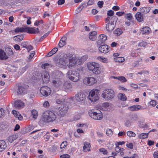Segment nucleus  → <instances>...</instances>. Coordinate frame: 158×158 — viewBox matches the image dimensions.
I'll list each match as a JSON object with an SVG mask.
<instances>
[{
	"mask_svg": "<svg viewBox=\"0 0 158 158\" xmlns=\"http://www.w3.org/2000/svg\"><path fill=\"white\" fill-rule=\"evenodd\" d=\"M114 34H116L117 35H119L123 32V31L120 28H118L115 30L114 31Z\"/></svg>",
	"mask_w": 158,
	"mask_h": 158,
	"instance_id": "38",
	"label": "nucleus"
},
{
	"mask_svg": "<svg viewBox=\"0 0 158 158\" xmlns=\"http://www.w3.org/2000/svg\"><path fill=\"white\" fill-rule=\"evenodd\" d=\"M99 151L101 152H102L104 154H106L107 153V152L106 150L103 148H102L99 149Z\"/></svg>",
	"mask_w": 158,
	"mask_h": 158,
	"instance_id": "55",
	"label": "nucleus"
},
{
	"mask_svg": "<svg viewBox=\"0 0 158 158\" xmlns=\"http://www.w3.org/2000/svg\"><path fill=\"white\" fill-rule=\"evenodd\" d=\"M141 106L139 105H133L129 107L130 110L132 111H137L140 109Z\"/></svg>",
	"mask_w": 158,
	"mask_h": 158,
	"instance_id": "26",
	"label": "nucleus"
},
{
	"mask_svg": "<svg viewBox=\"0 0 158 158\" xmlns=\"http://www.w3.org/2000/svg\"><path fill=\"white\" fill-rule=\"evenodd\" d=\"M6 147V145L5 142L3 140L0 141V152L3 151Z\"/></svg>",
	"mask_w": 158,
	"mask_h": 158,
	"instance_id": "23",
	"label": "nucleus"
},
{
	"mask_svg": "<svg viewBox=\"0 0 158 158\" xmlns=\"http://www.w3.org/2000/svg\"><path fill=\"white\" fill-rule=\"evenodd\" d=\"M65 2V0H59L57 2V4L59 5L63 4Z\"/></svg>",
	"mask_w": 158,
	"mask_h": 158,
	"instance_id": "64",
	"label": "nucleus"
},
{
	"mask_svg": "<svg viewBox=\"0 0 158 158\" xmlns=\"http://www.w3.org/2000/svg\"><path fill=\"white\" fill-rule=\"evenodd\" d=\"M97 32L93 31L91 32L89 35V39L92 41H94L96 38Z\"/></svg>",
	"mask_w": 158,
	"mask_h": 158,
	"instance_id": "21",
	"label": "nucleus"
},
{
	"mask_svg": "<svg viewBox=\"0 0 158 158\" xmlns=\"http://www.w3.org/2000/svg\"><path fill=\"white\" fill-rule=\"evenodd\" d=\"M85 58H87V56H85ZM84 57V56H83L82 57H81V59H79L77 57V60H76V63L78 65H81L82 63L84 61V60H83V58Z\"/></svg>",
	"mask_w": 158,
	"mask_h": 158,
	"instance_id": "36",
	"label": "nucleus"
},
{
	"mask_svg": "<svg viewBox=\"0 0 158 158\" xmlns=\"http://www.w3.org/2000/svg\"><path fill=\"white\" fill-rule=\"evenodd\" d=\"M43 105L45 107L48 108L49 106V104L48 101H45L44 102Z\"/></svg>",
	"mask_w": 158,
	"mask_h": 158,
	"instance_id": "62",
	"label": "nucleus"
},
{
	"mask_svg": "<svg viewBox=\"0 0 158 158\" xmlns=\"http://www.w3.org/2000/svg\"><path fill=\"white\" fill-rule=\"evenodd\" d=\"M67 145V142L64 141L60 145V148L61 149L64 148Z\"/></svg>",
	"mask_w": 158,
	"mask_h": 158,
	"instance_id": "50",
	"label": "nucleus"
},
{
	"mask_svg": "<svg viewBox=\"0 0 158 158\" xmlns=\"http://www.w3.org/2000/svg\"><path fill=\"white\" fill-rule=\"evenodd\" d=\"M150 10V8L149 7H142L140 8V12L143 15L146 14L148 13Z\"/></svg>",
	"mask_w": 158,
	"mask_h": 158,
	"instance_id": "20",
	"label": "nucleus"
},
{
	"mask_svg": "<svg viewBox=\"0 0 158 158\" xmlns=\"http://www.w3.org/2000/svg\"><path fill=\"white\" fill-rule=\"evenodd\" d=\"M98 59L102 61L104 63H106L107 61V59L106 58H103L101 56H99L98 57Z\"/></svg>",
	"mask_w": 158,
	"mask_h": 158,
	"instance_id": "49",
	"label": "nucleus"
},
{
	"mask_svg": "<svg viewBox=\"0 0 158 158\" xmlns=\"http://www.w3.org/2000/svg\"><path fill=\"white\" fill-rule=\"evenodd\" d=\"M118 80L123 82H125L127 81V80L125 77L123 76H121L118 78Z\"/></svg>",
	"mask_w": 158,
	"mask_h": 158,
	"instance_id": "57",
	"label": "nucleus"
},
{
	"mask_svg": "<svg viewBox=\"0 0 158 158\" xmlns=\"http://www.w3.org/2000/svg\"><path fill=\"white\" fill-rule=\"evenodd\" d=\"M23 35H19L15 36L13 38V39L15 41L19 42L23 40Z\"/></svg>",
	"mask_w": 158,
	"mask_h": 158,
	"instance_id": "29",
	"label": "nucleus"
},
{
	"mask_svg": "<svg viewBox=\"0 0 158 158\" xmlns=\"http://www.w3.org/2000/svg\"><path fill=\"white\" fill-rule=\"evenodd\" d=\"M28 68V67L27 66H25L24 67L21 68L19 70V72H20V73H22L25 72V71Z\"/></svg>",
	"mask_w": 158,
	"mask_h": 158,
	"instance_id": "47",
	"label": "nucleus"
},
{
	"mask_svg": "<svg viewBox=\"0 0 158 158\" xmlns=\"http://www.w3.org/2000/svg\"><path fill=\"white\" fill-rule=\"evenodd\" d=\"M124 149L122 148H119L118 146H116L115 148L116 151L117 152H119L120 151H122Z\"/></svg>",
	"mask_w": 158,
	"mask_h": 158,
	"instance_id": "51",
	"label": "nucleus"
},
{
	"mask_svg": "<svg viewBox=\"0 0 158 158\" xmlns=\"http://www.w3.org/2000/svg\"><path fill=\"white\" fill-rule=\"evenodd\" d=\"M14 105L16 108L20 109L24 107V103L20 100H17L15 102Z\"/></svg>",
	"mask_w": 158,
	"mask_h": 158,
	"instance_id": "16",
	"label": "nucleus"
},
{
	"mask_svg": "<svg viewBox=\"0 0 158 158\" xmlns=\"http://www.w3.org/2000/svg\"><path fill=\"white\" fill-rule=\"evenodd\" d=\"M42 79L44 83L48 82L50 77L49 75L48 72L46 71H43L41 73Z\"/></svg>",
	"mask_w": 158,
	"mask_h": 158,
	"instance_id": "11",
	"label": "nucleus"
},
{
	"mask_svg": "<svg viewBox=\"0 0 158 158\" xmlns=\"http://www.w3.org/2000/svg\"><path fill=\"white\" fill-rule=\"evenodd\" d=\"M12 113L16 117H18L19 114L18 112L14 110H13L12 111Z\"/></svg>",
	"mask_w": 158,
	"mask_h": 158,
	"instance_id": "58",
	"label": "nucleus"
},
{
	"mask_svg": "<svg viewBox=\"0 0 158 158\" xmlns=\"http://www.w3.org/2000/svg\"><path fill=\"white\" fill-rule=\"evenodd\" d=\"M25 32L33 34L35 33V29L32 27H25Z\"/></svg>",
	"mask_w": 158,
	"mask_h": 158,
	"instance_id": "31",
	"label": "nucleus"
},
{
	"mask_svg": "<svg viewBox=\"0 0 158 158\" xmlns=\"http://www.w3.org/2000/svg\"><path fill=\"white\" fill-rule=\"evenodd\" d=\"M89 70L95 74H98L102 73L103 71L101 69V68L99 67L98 63L95 62H92L87 65Z\"/></svg>",
	"mask_w": 158,
	"mask_h": 158,
	"instance_id": "3",
	"label": "nucleus"
},
{
	"mask_svg": "<svg viewBox=\"0 0 158 158\" xmlns=\"http://www.w3.org/2000/svg\"><path fill=\"white\" fill-rule=\"evenodd\" d=\"M114 12L111 10H109L107 12V15L109 16H112L114 15Z\"/></svg>",
	"mask_w": 158,
	"mask_h": 158,
	"instance_id": "53",
	"label": "nucleus"
},
{
	"mask_svg": "<svg viewBox=\"0 0 158 158\" xmlns=\"http://www.w3.org/2000/svg\"><path fill=\"white\" fill-rule=\"evenodd\" d=\"M132 123L130 119H128L126 121L125 123V125L127 127H130L131 126Z\"/></svg>",
	"mask_w": 158,
	"mask_h": 158,
	"instance_id": "40",
	"label": "nucleus"
},
{
	"mask_svg": "<svg viewBox=\"0 0 158 158\" xmlns=\"http://www.w3.org/2000/svg\"><path fill=\"white\" fill-rule=\"evenodd\" d=\"M67 75L69 79L74 82L77 81L80 77L79 73L73 70H69L67 73Z\"/></svg>",
	"mask_w": 158,
	"mask_h": 158,
	"instance_id": "4",
	"label": "nucleus"
},
{
	"mask_svg": "<svg viewBox=\"0 0 158 158\" xmlns=\"http://www.w3.org/2000/svg\"><path fill=\"white\" fill-rule=\"evenodd\" d=\"M7 51H8V55H12L13 53V52L10 48H8L7 49Z\"/></svg>",
	"mask_w": 158,
	"mask_h": 158,
	"instance_id": "60",
	"label": "nucleus"
},
{
	"mask_svg": "<svg viewBox=\"0 0 158 158\" xmlns=\"http://www.w3.org/2000/svg\"><path fill=\"white\" fill-rule=\"evenodd\" d=\"M97 82V80L92 77H85L83 80V82L85 84L89 85H92Z\"/></svg>",
	"mask_w": 158,
	"mask_h": 158,
	"instance_id": "10",
	"label": "nucleus"
},
{
	"mask_svg": "<svg viewBox=\"0 0 158 158\" xmlns=\"http://www.w3.org/2000/svg\"><path fill=\"white\" fill-rule=\"evenodd\" d=\"M5 113V110L2 108H0V118L3 116Z\"/></svg>",
	"mask_w": 158,
	"mask_h": 158,
	"instance_id": "52",
	"label": "nucleus"
},
{
	"mask_svg": "<svg viewBox=\"0 0 158 158\" xmlns=\"http://www.w3.org/2000/svg\"><path fill=\"white\" fill-rule=\"evenodd\" d=\"M115 60L116 61L118 62H123L124 61V59L123 57H118Z\"/></svg>",
	"mask_w": 158,
	"mask_h": 158,
	"instance_id": "44",
	"label": "nucleus"
},
{
	"mask_svg": "<svg viewBox=\"0 0 158 158\" xmlns=\"http://www.w3.org/2000/svg\"><path fill=\"white\" fill-rule=\"evenodd\" d=\"M91 118L95 120H101L103 117L101 111L98 110H94L90 114Z\"/></svg>",
	"mask_w": 158,
	"mask_h": 158,
	"instance_id": "8",
	"label": "nucleus"
},
{
	"mask_svg": "<svg viewBox=\"0 0 158 158\" xmlns=\"http://www.w3.org/2000/svg\"><path fill=\"white\" fill-rule=\"evenodd\" d=\"M25 27H17L15 30V32H25Z\"/></svg>",
	"mask_w": 158,
	"mask_h": 158,
	"instance_id": "32",
	"label": "nucleus"
},
{
	"mask_svg": "<svg viewBox=\"0 0 158 158\" xmlns=\"http://www.w3.org/2000/svg\"><path fill=\"white\" fill-rule=\"evenodd\" d=\"M71 87V84L68 82H65L64 83H63L62 85L61 89H68Z\"/></svg>",
	"mask_w": 158,
	"mask_h": 158,
	"instance_id": "24",
	"label": "nucleus"
},
{
	"mask_svg": "<svg viewBox=\"0 0 158 158\" xmlns=\"http://www.w3.org/2000/svg\"><path fill=\"white\" fill-rule=\"evenodd\" d=\"M138 118L137 115H134L130 119L132 123L134 121H136L138 120Z\"/></svg>",
	"mask_w": 158,
	"mask_h": 158,
	"instance_id": "43",
	"label": "nucleus"
},
{
	"mask_svg": "<svg viewBox=\"0 0 158 158\" xmlns=\"http://www.w3.org/2000/svg\"><path fill=\"white\" fill-rule=\"evenodd\" d=\"M56 98V102L57 104H59L62 102H63V101L64 100L63 99V96L60 95H58Z\"/></svg>",
	"mask_w": 158,
	"mask_h": 158,
	"instance_id": "25",
	"label": "nucleus"
},
{
	"mask_svg": "<svg viewBox=\"0 0 158 158\" xmlns=\"http://www.w3.org/2000/svg\"><path fill=\"white\" fill-rule=\"evenodd\" d=\"M69 106V102H66L64 104L61 105L56 111L58 115L61 117L64 116L67 112Z\"/></svg>",
	"mask_w": 158,
	"mask_h": 158,
	"instance_id": "5",
	"label": "nucleus"
},
{
	"mask_svg": "<svg viewBox=\"0 0 158 158\" xmlns=\"http://www.w3.org/2000/svg\"><path fill=\"white\" fill-rule=\"evenodd\" d=\"M143 15L140 12H138L135 15V17L137 21L141 22L143 21L144 19L143 17Z\"/></svg>",
	"mask_w": 158,
	"mask_h": 158,
	"instance_id": "17",
	"label": "nucleus"
},
{
	"mask_svg": "<svg viewBox=\"0 0 158 158\" xmlns=\"http://www.w3.org/2000/svg\"><path fill=\"white\" fill-rule=\"evenodd\" d=\"M127 135L129 137H135L136 136L135 134L132 131H129L127 132Z\"/></svg>",
	"mask_w": 158,
	"mask_h": 158,
	"instance_id": "41",
	"label": "nucleus"
},
{
	"mask_svg": "<svg viewBox=\"0 0 158 158\" xmlns=\"http://www.w3.org/2000/svg\"><path fill=\"white\" fill-rule=\"evenodd\" d=\"M103 1H99L98 3V5L100 8H102L103 6Z\"/></svg>",
	"mask_w": 158,
	"mask_h": 158,
	"instance_id": "59",
	"label": "nucleus"
},
{
	"mask_svg": "<svg viewBox=\"0 0 158 158\" xmlns=\"http://www.w3.org/2000/svg\"><path fill=\"white\" fill-rule=\"evenodd\" d=\"M150 31V28L148 27H145L142 29L141 31L143 34H148L149 33Z\"/></svg>",
	"mask_w": 158,
	"mask_h": 158,
	"instance_id": "30",
	"label": "nucleus"
},
{
	"mask_svg": "<svg viewBox=\"0 0 158 158\" xmlns=\"http://www.w3.org/2000/svg\"><path fill=\"white\" fill-rule=\"evenodd\" d=\"M18 138L17 135L16 134H14L9 136L8 138V140L10 143H12Z\"/></svg>",
	"mask_w": 158,
	"mask_h": 158,
	"instance_id": "27",
	"label": "nucleus"
},
{
	"mask_svg": "<svg viewBox=\"0 0 158 158\" xmlns=\"http://www.w3.org/2000/svg\"><path fill=\"white\" fill-rule=\"evenodd\" d=\"M99 47V50L101 52L106 53L109 52V47L107 45H102Z\"/></svg>",
	"mask_w": 158,
	"mask_h": 158,
	"instance_id": "15",
	"label": "nucleus"
},
{
	"mask_svg": "<svg viewBox=\"0 0 158 158\" xmlns=\"http://www.w3.org/2000/svg\"><path fill=\"white\" fill-rule=\"evenodd\" d=\"M56 118L55 113L49 110L44 112L43 114L42 120L45 122H52Z\"/></svg>",
	"mask_w": 158,
	"mask_h": 158,
	"instance_id": "2",
	"label": "nucleus"
},
{
	"mask_svg": "<svg viewBox=\"0 0 158 158\" xmlns=\"http://www.w3.org/2000/svg\"><path fill=\"white\" fill-rule=\"evenodd\" d=\"M148 134L149 133H142L139 134L138 135V137L141 139H144L147 138L148 136Z\"/></svg>",
	"mask_w": 158,
	"mask_h": 158,
	"instance_id": "34",
	"label": "nucleus"
},
{
	"mask_svg": "<svg viewBox=\"0 0 158 158\" xmlns=\"http://www.w3.org/2000/svg\"><path fill=\"white\" fill-rule=\"evenodd\" d=\"M41 67L43 69H47L48 68L52 67V65L46 63L43 64H42L41 66Z\"/></svg>",
	"mask_w": 158,
	"mask_h": 158,
	"instance_id": "39",
	"label": "nucleus"
},
{
	"mask_svg": "<svg viewBox=\"0 0 158 158\" xmlns=\"http://www.w3.org/2000/svg\"><path fill=\"white\" fill-rule=\"evenodd\" d=\"M126 146H127V147L131 149H132L133 148V145L131 143H130L129 144H127Z\"/></svg>",
	"mask_w": 158,
	"mask_h": 158,
	"instance_id": "61",
	"label": "nucleus"
},
{
	"mask_svg": "<svg viewBox=\"0 0 158 158\" xmlns=\"http://www.w3.org/2000/svg\"><path fill=\"white\" fill-rule=\"evenodd\" d=\"M73 53L72 52L66 53H61L58 55L57 58L54 59L57 66L60 68L68 66L69 69L74 67L77 64V57H73Z\"/></svg>",
	"mask_w": 158,
	"mask_h": 158,
	"instance_id": "1",
	"label": "nucleus"
},
{
	"mask_svg": "<svg viewBox=\"0 0 158 158\" xmlns=\"http://www.w3.org/2000/svg\"><path fill=\"white\" fill-rule=\"evenodd\" d=\"M40 92L42 95L47 96L50 93V89L47 86H43L40 88Z\"/></svg>",
	"mask_w": 158,
	"mask_h": 158,
	"instance_id": "13",
	"label": "nucleus"
},
{
	"mask_svg": "<svg viewBox=\"0 0 158 158\" xmlns=\"http://www.w3.org/2000/svg\"><path fill=\"white\" fill-rule=\"evenodd\" d=\"M118 20V18L115 16H113L111 17L110 19V21H109L110 23H111V22L115 24H116L117 21Z\"/></svg>",
	"mask_w": 158,
	"mask_h": 158,
	"instance_id": "37",
	"label": "nucleus"
},
{
	"mask_svg": "<svg viewBox=\"0 0 158 158\" xmlns=\"http://www.w3.org/2000/svg\"><path fill=\"white\" fill-rule=\"evenodd\" d=\"M27 86H25L24 85H19L18 86L17 93L18 95H21L23 93H25V90Z\"/></svg>",
	"mask_w": 158,
	"mask_h": 158,
	"instance_id": "14",
	"label": "nucleus"
},
{
	"mask_svg": "<svg viewBox=\"0 0 158 158\" xmlns=\"http://www.w3.org/2000/svg\"><path fill=\"white\" fill-rule=\"evenodd\" d=\"M8 56L6 53L1 49H0V59L1 60H6L8 58Z\"/></svg>",
	"mask_w": 158,
	"mask_h": 158,
	"instance_id": "22",
	"label": "nucleus"
},
{
	"mask_svg": "<svg viewBox=\"0 0 158 158\" xmlns=\"http://www.w3.org/2000/svg\"><path fill=\"white\" fill-rule=\"evenodd\" d=\"M67 38L64 36L62 37L60 39L58 45L60 48H61L66 44Z\"/></svg>",
	"mask_w": 158,
	"mask_h": 158,
	"instance_id": "19",
	"label": "nucleus"
},
{
	"mask_svg": "<svg viewBox=\"0 0 158 158\" xmlns=\"http://www.w3.org/2000/svg\"><path fill=\"white\" fill-rule=\"evenodd\" d=\"M85 98V94L82 92H80L76 94L72 99L75 102H80L84 100Z\"/></svg>",
	"mask_w": 158,
	"mask_h": 158,
	"instance_id": "9",
	"label": "nucleus"
},
{
	"mask_svg": "<svg viewBox=\"0 0 158 158\" xmlns=\"http://www.w3.org/2000/svg\"><path fill=\"white\" fill-rule=\"evenodd\" d=\"M90 144L89 143H85L84 145L83 146V149L85 150L87 148V150L89 151L88 149H89L90 148Z\"/></svg>",
	"mask_w": 158,
	"mask_h": 158,
	"instance_id": "45",
	"label": "nucleus"
},
{
	"mask_svg": "<svg viewBox=\"0 0 158 158\" xmlns=\"http://www.w3.org/2000/svg\"><path fill=\"white\" fill-rule=\"evenodd\" d=\"M58 51V49L57 48H53L50 52H49L47 54V56L49 57L53 55L56 53Z\"/></svg>",
	"mask_w": 158,
	"mask_h": 158,
	"instance_id": "28",
	"label": "nucleus"
},
{
	"mask_svg": "<svg viewBox=\"0 0 158 158\" xmlns=\"http://www.w3.org/2000/svg\"><path fill=\"white\" fill-rule=\"evenodd\" d=\"M31 114L34 118H36L38 116V112L35 110H33L31 111Z\"/></svg>",
	"mask_w": 158,
	"mask_h": 158,
	"instance_id": "42",
	"label": "nucleus"
},
{
	"mask_svg": "<svg viewBox=\"0 0 158 158\" xmlns=\"http://www.w3.org/2000/svg\"><path fill=\"white\" fill-rule=\"evenodd\" d=\"M107 39V36L104 34L100 35L98 37V40L100 41L103 42L105 41Z\"/></svg>",
	"mask_w": 158,
	"mask_h": 158,
	"instance_id": "35",
	"label": "nucleus"
},
{
	"mask_svg": "<svg viewBox=\"0 0 158 158\" xmlns=\"http://www.w3.org/2000/svg\"><path fill=\"white\" fill-rule=\"evenodd\" d=\"M147 43L145 42H142L139 43V46L140 47H145L147 45Z\"/></svg>",
	"mask_w": 158,
	"mask_h": 158,
	"instance_id": "54",
	"label": "nucleus"
},
{
	"mask_svg": "<svg viewBox=\"0 0 158 158\" xmlns=\"http://www.w3.org/2000/svg\"><path fill=\"white\" fill-rule=\"evenodd\" d=\"M150 104L153 106H155L156 105V102L155 100H152L150 102Z\"/></svg>",
	"mask_w": 158,
	"mask_h": 158,
	"instance_id": "63",
	"label": "nucleus"
},
{
	"mask_svg": "<svg viewBox=\"0 0 158 158\" xmlns=\"http://www.w3.org/2000/svg\"><path fill=\"white\" fill-rule=\"evenodd\" d=\"M132 15L130 13L127 14L125 16V18L129 20H131L132 19Z\"/></svg>",
	"mask_w": 158,
	"mask_h": 158,
	"instance_id": "48",
	"label": "nucleus"
},
{
	"mask_svg": "<svg viewBox=\"0 0 158 158\" xmlns=\"http://www.w3.org/2000/svg\"><path fill=\"white\" fill-rule=\"evenodd\" d=\"M52 83L55 86L60 88H61L63 85L62 79L57 77L53 80Z\"/></svg>",
	"mask_w": 158,
	"mask_h": 158,
	"instance_id": "12",
	"label": "nucleus"
},
{
	"mask_svg": "<svg viewBox=\"0 0 158 158\" xmlns=\"http://www.w3.org/2000/svg\"><path fill=\"white\" fill-rule=\"evenodd\" d=\"M70 156L68 154H63L60 156V158H70Z\"/></svg>",
	"mask_w": 158,
	"mask_h": 158,
	"instance_id": "56",
	"label": "nucleus"
},
{
	"mask_svg": "<svg viewBox=\"0 0 158 158\" xmlns=\"http://www.w3.org/2000/svg\"><path fill=\"white\" fill-rule=\"evenodd\" d=\"M114 92L110 89H106L104 90L102 94V97L107 100L113 98L114 96Z\"/></svg>",
	"mask_w": 158,
	"mask_h": 158,
	"instance_id": "7",
	"label": "nucleus"
},
{
	"mask_svg": "<svg viewBox=\"0 0 158 158\" xmlns=\"http://www.w3.org/2000/svg\"><path fill=\"white\" fill-rule=\"evenodd\" d=\"M100 91L98 89H94L89 93V98L92 102H95L99 99Z\"/></svg>",
	"mask_w": 158,
	"mask_h": 158,
	"instance_id": "6",
	"label": "nucleus"
},
{
	"mask_svg": "<svg viewBox=\"0 0 158 158\" xmlns=\"http://www.w3.org/2000/svg\"><path fill=\"white\" fill-rule=\"evenodd\" d=\"M106 135L109 136H111L113 134L112 130L110 129H108L106 131Z\"/></svg>",
	"mask_w": 158,
	"mask_h": 158,
	"instance_id": "46",
	"label": "nucleus"
},
{
	"mask_svg": "<svg viewBox=\"0 0 158 158\" xmlns=\"http://www.w3.org/2000/svg\"><path fill=\"white\" fill-rule=\"evenodd\" d=\"M116 24L111 23H108L106 26V30L108 31H111L115 27Z\"/></svg>",
	"mask_w": 158,
	"mask_h": 158,
	"instance_id": "18",
	"label": "nucleus"
},
{
	"mask_svg": "<svg viewBox=\"0 0 158 158\" xmlns=\"http://www.w3.org/2000/svg\"><path fill=\"white\" fill-rule=\"evenodd\" d=\"M118 97L119 99L123 101H125L127 99V97L124 94H119L118 95Z\"/></svg>",
	"mask_w": 158,
	"mask_h": 158,
	"instance_id": "33",
	"label": "nucleus"
}]
</instances>
